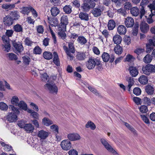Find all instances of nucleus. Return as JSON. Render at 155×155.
<instances>
[{
  "mask_svg": "<svg viewBox=\"0 0 155 155\" xmlns=\"http://www.w3.org/2000/svg\"><path fill=\"white\" fill-rule=\"evenodd\" d=\"M54 78H42V80L46 83L44 85L45 90L52 94H57L58 88L55 82Z\"/></svg>",
  "mask_w": 155,
  "mask_h": 155,
  "instance_id": "f257e3e1",
  "label": "nucleus"
},
{
  "mask_svg": "<svg viewBox=\"0 0 155 155\" xmlns=\"http://www.w3.org/2000/svg\"><path fill=\"white\" fill-rule=\"evenodd\" d=\"M9 108L12 112L9 113L7 119L9 121L12 122L17 120V114L19 113V111L18 108L13 105H10Z\"/></svg>",
  "mask_w": 155,
  "mask_h": 155,
  "instance_id": "f03ea898",
  "label": "nucleus"
},
{
  "mask_svg": "<svg viewBox=\"0 0 155 155\" xmlns=\"http://www.w3.org/2000/svg\"><path fill=\"white\" fill-rule=\"evenodd\" d=\"M101 61L98 58H90L86 63L87 68L89 70L94 69L95 66H99L101 64Z\"/></svg>",
  "mask_w": 155,
  "mask_h": 155,
  "instance_id": "7ed1b4c3",
  "label": "nucleus"
},
{
  "mask_svg": "<svg viewBox=\"0 0 155 155\" xmlns=\"http://www.w3.org/2000/svg\"><path fill=\"white\" fill-rule=\"evenodd\" d=\"M95 5V3L93 1H85L82 4L81 8L83 11L87 12L91 8H93Z\"/></svg>",
  "mask_w": 155,
  "mask_h": 155,
  "instance_id": "20e7f679",
  "label": "nucleus"
},
{
  "mask_svg": "<svg viewBox=\"0 0 155 155\" xmlns=\"http://www.w3.org/2000/svg\"><path fill=\"white\" fill-rule=\"evenodd\" d=\"M143 73L146 75H149L150 73L155 72V66L151 64H148L143 66L142 68Z\"/></svg>",
  "mask_w": 155,
  "mask_h": 155,
  "instance_id": "39448f33",
  "label": "nucleus"
},
{
  "mask_svg": "<svg viewBox=\"0 0 155 155\" xmlns=\"http://www.w3.org/2000/svg\"><path fill=\"white\" fill-rule=\"evenodd\" d=\"M101 141L105 148L108 151L110 152L114 155H118V153L108 143L106 139L104 138H101Z\"/></svg>",
  "mask_w": 155,
  "mask_h": 155,
  "instance_id": "423d86ee",
  "label": "nucleus"
},
{
  "mask_svg": "<svg viewBox=\"0 0 155 155\" xmlns=\"http://www.w3.org/2000/svg\"><path fill=\"white\" fill-rule=\"evenodd\" d=\"M101 57L103 61L104 62H107L109 61L110 62L112 63L115 59L114 54H112L110 55L107 52H104L103 53Z\"/></svg>",
  "mask_w": 155,
  "mask_h": 155,
  "instance_id": "0eeeda50",
  "label": "nucleus"
},
{
  "mask_svg": "<svg viewBox=\"0 0 155 155\" xmlns=\"http://www.w3.org/2000/svg\"><path fill=\"white\" fill-rule=\"evenodd\" d=\"M69 24L67 16L63 15L61 18L60 23L58 25V28H66L67 25Z\"/></svg>",
  "mask_w": 155,
  "mask_h": 155,
  "instance_id": "6e6552de",
  "label": "nucleus"
},
{
  "mask_svg": "<svg viewBox=\"0 0 155 155\" xmlns=\"http://www.w3.org/2000/svg\"><path fill=\"white\" fill-rule=\"evenodd\" d=\"M155 46V38L149 39L146 44V51L147 53H150L153 49V47Z\"/></svg>",
  "mask_w": 155,
  "mask_h": 155,
  "instance_id": "1a4fd4ad",
  "label": "nucleus"
},
{
  "mask_svg": "<svg viewBox=\"0 0 155 155\" xmlns=\"http://www.w3.org/2000/svg\"><path fill=\"white\" fill-rule=\"evenodd\" d=\"M58 35L59 38L65 41L67 37L66 34L65 32L67 28H58Z\"/></svg>",
  "mask_w": 155,
  "mask_h": 155,
  "instance_id": "9d476101",
  "label": "nucleus"
},
{
  "mask_svg": "<svg viewBox=\"0 0 155 155\" xmlns=\"http://www.w3.org/2000/svg\"><path fill=\"white\" fill-rule=\"evenodd\" d=\"M61 146L63 150H68L71 148V144L69 140H65L61 142Z\"/></svg>",
  "mask_w": 155,
  "mask_h": 155,
  "instance_id": "9b49d317",
  "label": "nucleus"
},
{
  "mask_svg": "<svg viewBox=\"0 0 155 155\" xmlns=\"http://www.w3.org/2000/svg\"><path fill=\"white\" fill-rule=\"evenodd\" d=\"M13 47L15 50L18 53H21L24 50V48L21 43L19 41L16 42L14 41L12 42Z\"/></svg>",
  "mask_w": 155,
  "mask_h": 155,
  "instance_id": "f8f14e48",
  "label": "nucleus"
},
{
  "mask_svg": "<svg viewBox=\"0 0 155 155\" xmlns=\"http://www.w3.org/2000/svg\"><path fill=\"white\" fill-rule=\"evenodd\" d=\"M77 80L78 81V82L81 85H82V84H83L85 85H87V87H88V89L93 93L95 94L96 95H98L99 94L96 89L89 86L86 82L83 81L82 80L78 79H77Z\"/></svg>",
  "mask_w": 155,
  "mask_h": 155,
  "instance_id": "ddd939ff",
  "label": "nucleus"
},
{
  "mask_svg": "<svg viewBox=\"0 0 155 155\" xmlns=\"http://www.w3.org/2000/svg\"><path fill=\"white\" fill-rule=\"evenodd\" d=\"M3 21L5 25L10 26L13 24L14 21L12 18L8 15L4 17Z\"/></svg>",
  "mask_w": 155,
  "mask_h": 155,
  "instance_id": "4468645a",
  "label": "nucleus"
},
{
  "mask_svg": "<svg viewBox=\"0 0 155 155\" xmlns=\"http://www.w3.org/2000/svg\"><path fill=\"white\" fill-rule=\"evenodd\" d=\"M124 23L127 27H132L134 24V20L132 17H128L125 18Z\"/></svg>",
  "mask_w": 155,
  "mask_h": 155,
  "instance_id": "2eb2a0df",
  "label": "nucleus"
},
{
  "mask_svg": "<svg viewBox=\"0 0 155 155\" xmlns=\"http://www.w3.org/2000/svg\"><path fill=\"white\" fill-rule=\"evenodd\" d=\"M140 29L142 32L146 33L149 30V26L146 23L142 21L140 25Z\"/></svg>",
  "mask_w": 155,
  "mask_h": 155,
  "instance_id": "dca6fc26",
  "label": "nucleus"
},
{
  "mask_svg": "<svg viewBox=\"0 0 155 155\" xmlns=\"http://www.w3.org/2000/svg\"><path fill=\"white\" fill-rule=\"evenodd\" d=\"M103 11V9L101 8V7L100 6L98 8H93L91 12L94 17H98L101 15Z\"/></svg>",
  "mask_w": 155,
  "mask_h": 155,
  "instance_id": "f3484780",
  "label": "nucleus"
},
{
  "mask_svg": "<svg viewBox=\"0 0 155 155\" xmlns=\"http://www.w3.org/2000/svg\"><path fill=\"white\" fill-rule=\"evenodd\" d=\"M49 134L48 132L42 130L38 132L37 136L41 139H45L48 137Z\"/></svg>",
  "mask_w": 155,
  "mask_h": 155,
  "instance_id": "a211bd4d",
  "label": "nucleus"
},
{
  "mask_svg": "<svg viewBox=\"0 0 155 155\" xmlns=\"http://www.w3.org/2000/svg\"><path fill=\"white\" fill-rule=\"evenodd\" d=\"M68 138L70 140L75 141L80 139V136L77 133H71L68 135Z\"/></svg>",
  "mask_w": 155,
  "mask_h": 155,
  "instance_id": "6ab92c4d",
  "label": "nucleus"
},
{
  "mask_svg": "<svg viewBox=\"0 0 155 155\" xmlns=\"http://www.w3.org/2000/svg\"><path fill=\"white\" fill-rule=\"evenodd\" d=\"M117 32L120 35H124L127 32V28L124 25H119L117 28Z\"/></svg>",
  "mask_w": 155,
  "mask_h": 155,
  "instance_id": "aec40b11",
  "label": "nucleus"
},
{
  "mask_svg": "<svg viewBox=\"0 0 155 155\" xmlns=\"http://www.w3.org/2000/svg\"><path fill=\"white\" fill-rule=\"evenodd\" d=\"M24 129L28 133H32L34 130V126L31 124H26Z\"/></svg>",
  "mask_w": 155,
  "mask_h": 155,
  "instance_id": "412c9836",
  "label": "nucleus"
},
{
  "mask_svg": "<svg viewBox=\"0 0 155 155\" xmlns=\"http://www.w3.org/2000/svg\"><path fill=\"white\" fill-rule=\"evenodd\" d=\"M76 57L77 60L78 61L84 60L86 58L85 53L84 52H77Z\"/></svg>",
  "mask_w": 155,
  "mask_h": 155,
  "instance_id": "4be33fe9",
  "label": "nucleus"
},
{
  "mask_svg": "<svg viewBox=\"0 0 155 155\" xmlns=\"http://www.w3.org/2000/svg\"><path fill=\"white\" fill-rule=\"evenodd\" d=\"M48 19L49 23L51 26L55 27L56 26H58V25L59 24H58V22L57 18H51V17H48Z\"/></svg>",
  "mask_w": 155,
  "mask_h": 155,
  "instance_id": "5701e85b",
  "label": "nucleus"
},
{
  "mask_svg": "<svg viewBox=\"0 0 155 155\" xmlns=\"http://www.w3.org/2000/svg\"><path fill=\"white\" fill-rule=\"evenodd\" d=\"M79 17L82 20L87 21L89 20V15L85 12H81L79 14Z\"/></svg>",
  "mask_w": 155,
  "mask_h": 155,
  "instance_id": "b1692460",
  "label": "nucleus"
},
{
  "mask_svg": "<svg viewBox=\"0 0 155 155\" xmlns=\"http://www.w3.org/2000/svg\"><path fill=\"white\" fill-rule=\"evenodd\" d=\"M129 69L131 76L133 77H136L138 74V70L136 67L131 66L129 67Z\"/></svg>",
  "mask_w": 155,
  "mask_h": 155,
  "instance_id": "393cba45",
  "label": "nucleus"
},
{
  "mask_svg": "<svg viewBox=\"0 0 155 155\" xmlns=\"http://www.w3.org/2000/svg\"><path fill=\"white\" fill-rule=\"evenodd\" d=\"M113 41L116 45H120L122 41V38L120 35H116L113 37Z\"/></svg>",
  "mask_w": 155,
  "mask_h": 155,
  "instance_id": "a878e982",
  "label": "nucleus"
},
{
  "mask_svg": "<svg viewBox=\"0 0 155 155\" xmlns=\"http://www.w3.org/2000/svg\"><path fill=\"white\" fill-rule=\"evenodd\" d=\"M114 51L115 53L118 55L121 54L123 52V49L122 46L120 45H116L114 47Z\"/></svg>",
  "mask_w": 155,
  "mask_h": 155,
  "instance_id": "bb28decb",
  "label": "nucleus"
},
{
  "mask_svg": "<svg viewBox=\"0 0 155 155\" xmlns=\"http://www.w3.org/2000/svg\"><path fill=\"white\" fill-rule=\"evenodd\" d=\"M9 16L13 19V21L18 19L20 17V16L18 14L17 11L11 12Z\"/></svg>",
  "mask_w": 155,
  "mask_h": 155,
  "instance_id": "cd10ccee",
  "label": "nucleus"
},
{
  "mask_svg": "<svg viewBox=\"0 0 155 155\" xmlns=\"http://www.w3.org/2000/svg\"><path fill=\"white\" fill-rule=\"evenodd\" d=\"M145 90L146 93L149 95L153 94L154 89V88L150 85H147L145 87Z\"/></svg>",
  "mask_w": 155,
  "mask_h": 155,
  "instance_id": "c85d7f7f",
  "label": "nucleus"
},
{
  "mask_svg": "<svg viewBox=\"0 0 155 155\" xmlns=\"http://www.w3.org/2000/svg\"><path fill=\"white\" fill-rule=\"evenodd\" d=\"M108 28L109 30H113L116 26V23L113 19L110 20L107 25Z\"/></svg>",
  "mask_w": 155,
  "mask_h": 155,
  "instance_id": "c756f323",
  "label": "nucleus"
},
{
  "mask_svg": "<svg viewBox=\"0 0 155 155\" xmlns=\"http://www.w3.org/2000/svg\"><path fill=\"white\" fill-rule=\"evenodd\" d=\"M44 58L46 60H50L52 58L53 54L51 52L48 51H45L43 54Z\"/></svg>",
  "mask_w": 155,
  "mask_h": 155,
  "instance_id": "7c9ffc66",
  "label": "nucleus"
},
{
  "mask_svg": "<svg viewBox=\"0 0 155 155\" xmlns=\"http://www.w3.org/2000/svg\"><path fill=\"white\" fill-rule=\"evenodd\" d=\"M130 12L131 14L134 16H137L140 13L139 9L136 7H133L131 8Z\"/></svg>",
  "mask_w": 155,
  "mask_h": 155,
  "instance_id": "2f4dec72",
  "label": "nucleus"
},
{
  "mask_svg": "<svg viewBox=\"0 0 155 155\" xmlns=\"http://www.w3.org/2000/svg\"><path fill=\"white\" fill-rule=\"evenodd\" d=\"M85 127L86 128H90L92 130H94L96 127L94 123L91 120H89L85 124Z\"/></svg>",
  "mask_w": 155,
  "mask_h": 155,
  "instance_id": "473e14b6",
  "label": "nucleus"
},
{
  "mask_svg": "<svg viewBox=\"0 0 155 155\" xmlns=\"http://www.w3.org/2000/svg\"><path fill=\"white\" fill-rule=\"evenodd\" d=\"M51 15H52L54 17L56 16L60 12V11L59 9L57 7H54L51 8L50 10Z\"/></svg>",
  "mask_w": 155,
  "mask_h": 155,
  "instance_id": "72a5a7b5",
  "label": "nucleus"
},
{
  "mask_svg": "<svg viewBox=\"0 0 155 155\" xmlns=\"http://www.w3.org/2000/svg\"><path fill=\"white\" fill-rule=\"evenodd\" d=\"M77 41L78 43L81 45H85L87 42V40L86 38L83 36H79L77 38Z\"/></svg>",
  "mask_w": 155,
  "mask_h": 155,
  "instance_id": "f704fd0d",
  "label": "nucleus"
},
{
  "mask_svg": "<svg viewBox=\"0 0 155 155\" xmlns=\"http://www.w3.org/2000/svg\"><path fill=\"white\" fill-rule=\"evenodd\" d=\"M31 6L28 7H23L21 13L24 15H28L30 12Z\"/></svg>",
  "mask_w": 155,
  "mask_h": 155,
  "instance_id": "c9c22d12",
  "label": "nucleus"
},
{
  "mask_svg": "<svg viewBox=\"0 0 155 155\" xmlns=\"http://www.w3.org/2000/svg\"><path fill=\"white\" fill-rule=\"evenodd\" d=\"M14 30L16 32H23V28L22 26L18 24H17L13 26Z\"/></svg>",
  "mask_w": 155,
  "mask_h": 155,
  "instance_id": "e433bc0d",
  "label": "nucleus"
},
{
  "mask_svg": "<svg viewBox=\"0 0 155 155\" xmlns=\"http://www.w3.org/2000/svg\"><path fill=\"white\" fill-rule=\"evenodd\" d=\"M42 122L45 125L48 126L53 124L52 121L46 117H45L42 120Z\"/></svg>",
  "mask_w": 155,
  "mask_h": 155,
  "instance_id": "4c0bfd02",
  "label": "nucleus"
},
{
  "mask_svg": "<svg viewBox=\"0 0 155 155\" xmlns=\"http://www.w3.org/2000/svg\"><path fill=\"white\" fill-rule=\"evenodd\" d=\"M27 111L28 113L31 114V116L34 118L36 119L38 118L39 114L37 112L30 109H28Z\"/></svg>",
  "mask_w": 155,
  "mask_h": 155,
  "instance_id": "58836bf2",
  "label": "nucleus"
},
{
  "mask_svg": "<svg viewBox=\"0 0 155 155\" xmlns=\"http://www.w3.org/2000/svg\"><path fill=\"white\" fill-rule=\"evenodd\" d=\"M6 55L9 58V60L11 61L16 60L18 58L15 54L12 53H7Z\"/></svg>",
  "mask_w": 155,
  "mask_h": 155,
  "instance_id": "ea45409f",
  "label": "nucleus"
},
{
  "mask_svg": "<svg viewBox=\"0 0 155 155\" xmlns=\"http://www.w3.org/2000/svg\"><path fill=\"white\" fill-rule=\"evenodd\" d=\"M72 7L70 5H66L63 8L64 12L67 14H70L72 12Z\"/></svg>",
  "mask_w": 155,
  "mask_h": 155,
  "instance_id": "a19ab883",
  "label": "nucleus"
},
{
  "mask_svg": "<svg viewBox=\"0 0 155 155\" xmlns=\"http://www.w3.org/2000/svg\"><path fill=\"white\" fill-rule=\"evenodd\" d=\"M68 48L69 52L72 53H74L75 51V48L74 47V43L71 42H68Z\"/></svg>",
  "mask_w": 155,
  "mask_h": 155,
  "instance_id": "79ce46f5",
  "label": "nucleus"
},
{
  "mask_svg": "<svg viewBox=\"0 0 155 155\" xmlns=\"http://www.w3.org/2000/svg\"><path fill=\"white\" fill-rule=\"evenodd\" d=\"M18 105L19 107L25 110L27 109V106L26 104L23 101H21L19 103H18Z\"/></svg>",
  "mask_w": 155,
  "mask_h": 155,
  "instance_id": "37998d69",
  "label": "nucleus"
},
{
  "mask_svg": "<svg viewBox=\"0 0 155 155\" xmlns=\"http://www.w3.org/2000/svg\"><path fill=\"white\" fill-rule=\"evenodd\" d=\"M124 125L134 135L137 134V131L130 125L126 122L124 123Z\"/></svg>",
  "mask_w": 155,
  "mask_h": 155,
  "instance_id": "c03bdc74",
  "label": "nucleus"
},
{
  "mask_svg": "<svg viewBox=\"0 0 155 155\" xmlns=\"http://www.w3.org/2000/svg\"><path fill=\"white\" fill-rule=\"evenodd\" d=\"M152 60V56L149 54H147L143 58V61L146 64L150 63Z\"/></svg>",
  "mask_w": 155,
  "mask_h": 155,
  "instance_id": "a18cd8bd",
  "label": "nucleus"
},
{
  "mask_svg": "<svg viewBox=\"0 0 155 155\" xmlns=\"http://www.w3.org/2000/svg\"><path fill=\"white\" fill-rule=\"evenodd\" d=\"M143 101L144 104L148 106H150L151 104V99L147 97H144L143 99Z\"/></svg>",
  "mask_w": 155,
  "mask_h": 155,
  "instance_id": "49530a36",
  "label": "nucleus"
},
{
  "mask_svg": "<svg viewBox=\"0 0 155 155\" xmlns=\"http://www.w3.org/2000/svg\"><path fill=\"white\" fill-rule=\"evenodd\" d=\"M42 52V49L38 46H35L33 49V53L35 54H40Z\"/></svg>",
  "mask_w": 155,
  "mask_h": 155,
  "instance_id": "de8ad7c7",
  "label": "nucleus"
},
{
  "mask_svg": "<svg viewBox=\"0 0 155 155\" xmlns=\"http://www.w3.org/2000/svg\"><path fill=\"white\" fill-rule=\"evenodd\" d=\"M24 42L26 45L30 46H31L33 43V42L30 40V38L28 37L25 38Z\"/></svg>",
  "mask_w": 155,
  "mask_h": 155,
  "instance_id": "09e8293b",
  "label": "nucleus"
},
{
  "mask_svg": "<svg viewBox=\"0 0 155 155\" xmlns=\"http://www.w3.org/2000/svg\"><path fill=\"white\" fill-rule=\"evenodd\" d=\"M128 85L127 88L128 90L130 91V88L134 84V81L133 79V78H128Z\"/></svg>",
  "mask_w": 155,
  "mask_h": 155,
  "instance_id": "8fccbe9b",
  "label": "nucleus"
},
{
  "mask_svg": "<svg viewBox=\"0 0 155 155\" xmlns=\"http://www.w3.org/2000/svg\"><path fill=\"white\" fill-rule=\"evenodd\" d=\"M155 14H153L150 13L148 18H146V21L149 24H150L153 23L154 21L153 19L152 18V17Z\"/></svg>",
  "mask_w": 155,
  "mask_h": 155,
  "instance_id": "3c124183",
  "label": "nucleus"
},
{
  "mask_svg": "<svg viewBox=\"0 0 155 155\" xmlns=\"http://www.w3.org/2000/svg\"><path fill=\"white\" fill-rule=\"evenodd\" d=\"M140 111L142 113H146L148 111V108L147 106L145 105H142L140 108Z\"/></svg>",
  "mask_w": 155,
  "mask_h": 155,
  "instance_id": "603ef678",
  "label": "nucleus"
},
{
  "mask_svg": "<svg viewBox=\"0 0 155 155\" xmlns=\"http://www.w3.org/2000/svg\"><path fill=\"white\" fill-rule=\"evenodd\" d=\"M18 101L19 99L17 97L14 96L12 97L11 100V102L12 104L15 105H18Z\"/></svg>",
  "mask_w": 155,
  "mask_h": 155,
  "instance_id": "864d4df0",
  "label": "nucleus"
},
{
  "mask_svg": "<svg viewBox=\"0 0 155 155\" xmlns=\"http://www.w3.org/2000/svg\"><path fill=\"white\" fill-rule=\"evenodd\" d=\"M23 63L25 64L28 65L30 61V58L28 56H24L22 57Z\"/></svg>",
  "mask_w": 155,
  "mask_h": 155,
  "instance_id": "5fc2aeb1",
  "label": "nucleus"
},
{
  "mask_svg": "<svg viewBox=\"0 0 155 155\" xmlns=\"http://www.w3.org/2000/svg\"><path fill=\"white\" fill-rule=\"evenodd\" d=\"M79 37L78 35L74 32L71 33L70 35L69 36L70 39H71L72 41L73 40H75Z\"/></svg>",
  "mask_w": 155,
  "mask_h": 155,
  "instance_id": "6e6d98bb",
  "label": "nucleus"
},
{
  "mask_svg": "<svg viewBox=\"0 0 155 155\" xmlns=\"http://www.w3.org/2000/svg\"><path fill=\"white\" fill-rule=\"evenodd\" d=\"M138 81L142 84H146L148 83L147 78H138Z\"/></svg>",
  "mask_w": 155,
  "mask_h": 155,
  "instance_id": "4d7b16f0",
  "label": "nucleus"
},
{
  "mask_svg": "<svg viewBox=\"0 0 155 155\" xmlns=\"http://www.w3.org/2000/svg\"><path fill=\"white\" fill-rule=\"evenodd\" d=\"M144 51V49L142 48H137L134 51V52L137 55H141Z\"/></svg>",
  "mask_w": 155,
  "mask_h": 155,
  "instance_id": "13d9d810",
  "label": "nucleus"
},
{
  "mask_svg": "<svg viewBox=\"0 0 155 155\" xmlns=\"http://www.w3.org/2000/svg\"><path fill=\"white\" fill-rule=\"evenodd\" d=\"M37 32L40 34H42L44 31V28L42 25H39L37 27Z\"/></svg>",
  "mask_w": 155,
  "mask_h": 155,
  "instance_id": "bf43d9fd",
  "label": "nucleus"
},
{
  "mask_svg": "<svg viewBox=\"0 0 155 155\" xmlns=\"http://www.w3.org/2000/svg\"><path fill=\"white\" fill-rule=\"evenodd\" d=\"M132 7L131 4L129 2H126L124 4V8L126 10L128 11L129 9H131Z\"/></svg>",
  "mask_w": 155,
  "mask_h": 155,
  "instance_id": "052dcab7",
  "label": "nucleus"
},
{
  "mask_svg": "<svg viewBox=\"0 0 155 155\" xmlns=\"http://www.w3.org/2000/svg\"><path fill=\"white\" fill-rule=\"evenodd\" d=\"M50 128L56 134L58 133V126L56 124H53L50 126Z\"/></svg>",
  "mask_w": 155,
  "mask_h": 155,
  "instance_id": "680f3d73",
  "label": "nucleus"
},
{
  "mask_svg": "<svg viewBox=\"0 0 155 155\" xmlns=\"http://www.w3.org/2000/svg\"><path fill=\"white\" fill-rule=\"evenodd\" d=\"M140 116L142 119L145 123L148 124H150L149 120L146 116L142 114L140 115Z\"/></svg>",
  "mask_w": 155,
  "mask_h": 155,
  "instance_id": "e2e57ef3",
  "label": "nucleus"
},
{
  "mask_svg": "<svg viewBox=\"0 0 155 155\" xmlns=\"http://www.w3.org/2000/svg\"><path fill=\"white\" fill-rule=\"evenodd\" d=\"M8 108L7 105L3 102H0V109L2 110H6Z\"/></svg>",
  "mask_w": 155,
  "mask_h": 155,
  "instance_id": "0e129e2a",
  "label": "nucleus"
},
{
  "mask_svg": "<svg viewBox=\"0 0 155 155\" xmlns=\"http://www.w3.org/2000/svg\"><path fill=\"white\" fill-rule=\"evenodd\" d=\"M2 45L3 47L5 48L4 51H6L7 52H8L11 49V45L9 42L7 43V44L5 45Z\"/></svg>",
  "mask_w": 155,
  "mask_h": 155,
  "instance_id": "69168bd1",
  "label": "nucleus"
},
{
  "mask_svg": "<svg viewBox=\"0 0 155 155\" xmlns=\"http://www.w3.org/2000/svg\"><path fill=\"white\" fill-rule=\"evenodd\" d=\"M133 93L136 95H139L141 93V90L139 87H136L134 89Z\"/></svg>",
  "mask_w": 155,
  "mask_h": 155,
  "instance_id": "338daca9",
  "label": "nucleus"
},
{
  "mask_svg": "<svg viewBox=\"0 0 155 155\" xmlns=\"http://www.w3.org/2000/svg\"><path fill=\"white\" fill-rule=\"evenodd\" d=\"M68 153L69 155H78V152L74 149L70 150Z\"/></svg>",
  "mask_w": 155,
  "mask_h": 155,
  "instance_id": "774afa93",
  "label": "nucleus"
}]
</instances>
